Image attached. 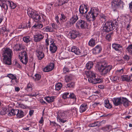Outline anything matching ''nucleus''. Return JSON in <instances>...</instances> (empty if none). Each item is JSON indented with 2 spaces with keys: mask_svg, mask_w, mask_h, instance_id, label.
<instances>
[{
  "mask_svg": "<svg viewBox=\"0 0 132 132\" xmlns=\"http://www.w3.org/2000/svg\"><path fill=\"white\" fill-rule=\"evenodd\" d=\"M1 53L3 64L8 65H11V58L13 55L12 49L7 47H4L2 50Z\"/></svg>",
  "mask_w": 132,
  "mask_h": 132,
  "instance_id": "nucleus-1",
  "label": "nucleus"
},
{
  "mask_svg": "<svg viewBox=\"0 0 132 132\" xmlns=\"http://www.w3.org/2000/svg\"><path fill=\"white\" fill-rule=\"evenodd\" d=\"M96 74L93 71H89L86 72L84 75L88 78V80L89 82L94 84L102 83V80L98 78Z\"/></svg>",
  "mask_w": 132,
  "mask_h": 132,
  "instance_id": "nucleus-2",
  "label": "nucleus"
},
{
  "mask_svg": "<svg viewBox=\"0 0 132 132\" xmlns=\"http://www.w3.org/2000/svg\"><path fill=\"white\" fill-rule=\"evenodd\" d=\"M117 25V22L116 20L107 21L103 24V31L109 32L112 31L115 28Z\"/></svg>",
  "mask_w": 132,
  "mask_h": 132,
  "instance_id": "nucleus-3",
  "label": "nucleus"
},
{
  "mask_svg": "<svg viewBox=\"0 0 132 132\" xmlns=\"http://www.w3.org/2000/svg\"><path fill=\"white\" fill-rule=\"evenodd\" d=\"M112 66L108 65L107 62L104 61L98 64V69L101 74L105 76L111 69Z\"/></svg>",
  "mask_w": 132,
  "mask_h": 132,
  "instance_id": "nucleus-4",
  "label": "nucleus"
},
{
  "mask_svg": "<svg viewBox=\"0 0 132 132\" xmlns=\"http://www.w3.org/2000/svg\"><path fill=\"white\" fill-rule=\"evenodd\" d=\"M27 13L28 15L36 22H38L41 19L40 15L37 11L29 7L27 10Z\"/></svg>",
  "mask_w": 132,
  "mask_h": 132,
  "instance_id": "nucleus-5",
  "label": "nucleus"
},
{
  "mask_svg": "<svg viewBox=\"0 0 132 132\" xmlns=\"http://www.w3.org/2000/svg\"><path fill=\"white\" fill-rule=\"evenodd\" d=\"M124 3L121 0H113L112 2V9L116 11L117 9L123 7Z\"/></svg>",
  "mask_w": 132,
  "mask_h": 132,
  "instance_id": "nucleus-6",
  "label": "nucleus"
},
{
  "mask_svg": "<svg viewBox=\"0 0 132 132\" xmlns=\"http://www.w3.org/2000/svg\"><path fill=\"white\" fill-rule=\"evenodd\" d=\"M19 58L23 64H27L28 61V55L26 51H23L20 53Z\"/></svg>",
  "mask_w": 132,
  "mask_h": 132,
  "instance_id": "nucleus-7",
  "label": "nucleus"
},
{
  "mask_svg": "<svg viewBox=\"0 0 132 132\" xmlns=\"http://www.w3.org/2000/svg\"><path fill=\"white\" fill-rule=\"evenodd\" d=\"M91 11V10H90L88 12V14H84L83 16L84 17L89 21H94L95 19V18L92 14Z\"/></svg>",
  "mask_w": 132,
  "mask_h": 132,
  "instance_id": "nucleus-8",
  "label": "nucleus"
},
{
  "mask_svg": "<svg viewBox=\"0 0 132 132\" xmlns=\"http://www.w3.org/2000/svg\"><path fill=\"white\" fill-rule=\"evenodd\" d=\"M112 47L116 51L118 52H122L123 47L121 45L114 43L112 44Z\"/></svg>",
  "mask_w": 132,
  "mask_h": 132,
  "instance_id": "nucleus-9",
  "label": "nucleus"
},
{
  "mask_svg": "<svg viewBox=\"0 0 132 132\" xmlns=\"http://www.w3.org/2000/svg\"><path fill=\"white\" fill-rule=\"evenodd\" d=\"M44 38L43 34L37 33L34 36V40L35 42H39L43 39Z\"/></svg>",
  "mask_w": 132,
  "mask_h": 132,
  "instance_id": "nucleus-10",
  "label": "nucleus"
},
{
  "mask_svg": "<svg viewBox=\"0 0 132 132\" xmlns=\"http://www.w3.org/2000/svg\"><path fill=\"white\" fill-rule=\"evenodd\" d=\"M54 64L53 63H50L49 65L45 67L43 71L45 72H48L52 71L54 68Z\"/></svg>",
  "mask_w": 132,
  "mask_h": 132,
  "instance_id": "nucleus-11",
  "label": "nucleus"
},
{
  "mask_svg": "<svg viewBox=\"0 0 132 132\" xmlns=\"http://www.w3.org/2000/svg\"><path fill=\"white\" fill-rule=\"evenodd\" d=\"M121 104H123L125 107H127L129 106L130 102L126 98L121 97Z\"/></svg>",
  "mask_w": 132,
  "mask_h": 132,
  "instance_id": "nucleus-12",
  "label": "nucleus"
},
{
  "mask_svg": "<svg viewBox=\"0 0 132 132\" xmlns=\"http://www.w3.org/2000/svg\"><path fill=\"white\" fill-rule=\"evenodd\" d=\"M102 50L101 46L99 45H97L93 49V52L94 54H97L100 53Z\"/></svg>",
  "mask_w": 132,
  "mask_h": 132,
  "instance_id": "nucleus-13",
  "label": "nucleus"
},
{
  "mask_svg": "<svg viewBox=\"0 0 132 132\" xmlns=\"http://www.w3.org/2000/svg\"><path fill=\"white\" fill-rule=\"evenodd\" d=\"M7 0H0V6L6 11L8 9Z\"/></svg>",
  "mask_w": 132,
  "mask_h": 132,
  "instance_id": "nucleus-14",
  "label": "nucleus"
},
{
  "mask_svg": "<svg viewBox=\"0 0 132 132\" xmlns=\"http://www.w3.org/2000/svg\"><path fill=\"white\" fill-rule=\"evenodd\" d=\"M113 101L114 104L116 106L121 105V97L114 98Z\"/></svg>",
  "mask_w": 132,
  "mask_h": 132,
  "instance_id": "nucleus-15",
  "label": "nucleus"
},
{
  "mask_svg": "<svg viewBox=\"0 0 132 132\" xmlns=\"http://www.w3.org/2000/svg\"><path fill=\"white\" fill-rule=\"evenodd\" d=\"M57 49V47L55 44L53 42L51 43L50 46V50L52 53H55Z\"/></svg>",
  "mask_w": 132,
  "mask_h": 132,
  "instance_id": "nucleus-16",
  "label": "nucleus"
},
{
  "mask_svg": "<svg viewBox=\"0 0 132 132\" xmlns=\"http://www.w3.org/2000/svg\"><path fill=\"white\" fill-rule=\"evenodd\" d=\"M78 19V16L77 14L76 13L74 14L73 13L71 18L70 20L72 23V24H73L75 23Z\"/></svg>",
  "mask_w": 132,
  "mask_h": 132,
  "instance_id": "nucleus-17",
  "label": "nucleus"
},
{
  "mask_svg": "<svg viewBox=\"0 0 132 132\" xmlns=\"http://www.w3.org/2000/svg\"><path fill=\"white\" fill-rule=\"evenodd\" d=\"M31 22L29 21L28 23H24L20 25L18 27L19 29H23L26 28H30L31 27Z\"/></svg>",
  "mask_w": 132,
  "mask_h": 132,
  "instance_id": "nucleus-18",
  "label": "nucleus"
},
{
  "mask_svg": "<svg viewBox=\"0 0 132 132\" xmlns=\"http://www.w3.org/2000/svg\"><path fill=\"white\" fill-rule=\"evenodd\" d=\"M97 40L96 37H95L94 38H91L88 42L89 45L91 47H94L96 44V43L95 41Z\"/></svg>",
  "mask_w": 132,
  "mask_h": 132,
  "instance_id": "nucleus-19",
  "label": "nucleus"
},
{
  "mask_svg": "<svg viewBox=\"0 0 132 132\" xmlns=\"http://www.w3.org/2000/svg\"><path fill=\"white\" fill-rule=\"evenodd\" d=\"M78 34V33L77 31L73 30L70 31L69 35L70 36L72 39H74L77 37Z\"/></svg>",
  "mask_w": 132,
  "mask_h": 132,
  "instance_id": "nucleus-20",
  "label": "nucleus"
},
{
  "mask_svg": "<svg viewBox=\"0 0 132 132\" xmlns=\"http://www.w3.org/2000/svg\"><path fill=\"white\" fill-rule=\"evenodd\" d=\"M71 52H74L75 54L77 55L81 54V52L80 50L76 47L73 46L72 47L71 49Z\"/></svg>",
  "mask_w": 132,
  "mask_h": 132,
  "instance_id": "nucleus-21",
  "label": "nucleus"
},
{
  "mask_svg": "<svg viewBox=\"0 0 132 132\" xmlns=\"http://www.w3.org/2000/svg\"><path fill=\"white\" fill-rule=\"evenodd\" d=\"M7 77L11 79V82L12 83L13 82V80H15V82L16 83H17L18 81L17 79L16 76L15 75H13L12 74L10 73L7 75Z\"/></svg>",
  "mask_w": 132,
  "mask_h": 132,
  "instance_id": "nucleus-22",
  "label": "nucleus"
},
{
  "mask_svg": "<svg viewBox=\"0 0 132 132\" xmlns=\"http://www.w3.org/2000/svg\"><path fill=\"white\" fill-rule=\"evenodd\" d=\"M36 51L37 56L39 60H40L44 57V54L42 52L38 50H37Z\"/></svg>",
  "mask_w": 132,
  "mask_h": 132,
  "instance_id": "nucleus-23",
  "label": "nucleus"
},
{
  "mask_svg": "<svg viewBox=\"0 0 132 132\" xmlns=\"http://www.w3.org/2000/svg\"><path fill=\"white\" fill-rule=\"evenodd\" d=\"M17 111L16 115L17 118H20L24 116V112L21 110L17 109Z\"/></svg>",
  "mask_w": 132,
  "mask_h": 132,
  "instance_id": "nucleus-24",
  "label": "nucleus"
},
{
  "mask_svg": "<svg viewBox=\"0 0 132 132\" xmlns=\"http://www.w3.org/2000/svg\"><path fill=\"white\" fill-rule=\"evenodd\" d=\"M22 39L24 43L27 44L29 43V44L30 42L31 41V38H30V36H28L23 37Z\"/></svg>",
  "mask_w": 132,
  "mask_h": 132,
  "instance_id": "nucleus-25",
  "label": "nucleus"
},
{
  "mask_svg": "<svg viewBox=\"0 0 132 132\" xmlns=\"http://www.w3.org/2000/svg\"><path fill=\"white\" fill-rule=\"evenodd\" d=\"M55 96H48L45 97V99L48 103H50L54 101Z\"/></svg>",
  "mask_w": 132,
  "mask_h": 132,
  "instance_id": "nucleus-26",
  "label": "nucleus"
},
{
  "mask_svg": "<svg viewBox=\"0 0 132 132\" xmlns=\"http://www.w3.org/2000/svg\"><path fill=\"white\" fill-rule=\"evenodd\" d=\"M77 28L79 29L82 28V20H79L76 24Z\"/></svg>",
  "mask_w": 132,
  "mask_h": 132,
  "instance_id": "nucleus-27",
  "label": "nucleus"
},
{
  "mask_svg": "<svg viewBox=\"0 0 132 132\" xmlns=\"http://www.w3.org/2000/svg\"><path fill=\"white\" fill-rule=\"evenodd\" d=\"M90 10H92L91 12L92 14H93V16L95 18L97 16L98 14V11L97 9L91 8Z\"/></svg>",
  "mask_w": 132,
  "mask_h": 132,
  "instance_id": "nucleus-28",
  "label": "nucleus"
},
{
  "mask_svg": "<svg viewBox=\"0 0 132 132\" xmlns=\"http://www.w3.org/2000/svg\"><path fill=\"white\" fill-rule=\"evenodd\" d=\"M88 92V90L83 89V96H84L83 98L88 99L90 96L87 93Z\"/></svg>",
  "mask_w": 132,
  "mask_h": 132,
  "instance_id": "nucleus-29",
  "label": "nucleus"
},
{
  "mask_svg": "<svg viewBox=\"0 0 132 132\" xmlns=\"http://www.w3.org/2000/svg\"><path fill=\"white\" fill-rule=\"evenodd\" d=\"M42 30L44 31L50 32H52L53 30L51 27L48 26H46L44 28L42 29Z\"/></svg>",
  "mask_w": 132,
  "mask_h": 132,
  "instance_id": "nucleus-30",
  "label": "nucleus"
},
{
  "mask_svg": "<svg viewBox=\"0 0 132 132\" xmlns=\"http://www.w3.org/2000/svg\"><path fill=\"white\" fill-rule=\"evenodd\" d=\"M105 106L108 109H110L112 107V105L110 103L109 101L108 100H106L104 101Z\"/></svg>",
  "mask_w": 132,
  "mask_h": 132,
  "instance_id": "nucleus-31",
  "label": "nucleus"
},
{
  "mask_svg": "<svg viewBox=\"0 0 132 132\" xmlns=\"http://www.w3.org/2000/svg\"><path fill=\"white\" fill-rule=\"evenodd\" d=\"M93 65L94 64L93 62H89L86 64V68L87 69L90 70L93 67Z\"/></svg>",
  "mask_w": 132,
  "mask_h": 132,
  "instance_id": "nucleus-32",
  "label": "nucleus"
},
{
  "mask_svg": "<svg viewBox=\"0 0 132 132\" xmlns=\"http://www.w3.org/2000/svg\"><path fill=\"white\" fill-rule=\"evenodd\" d=\"M6 25L4 24L0 27V33L3 34L6 31Z\"/></svg>",
  "mask_w": 132,
  "mask_h": 132,
  "instance_id": "nucleus-33",
  "label": "nucleus"
},
{
  "mask_svg": "<svg viewBox=\"0 0 132 132\" xmlns=\"http://www.w3.org/2000/svg\"><path fill=\"white\" fill-rule=\"evenodd\" d=\"M113 34V32H112L106 35L105 37L106 39L109 42L111 41Z\"/></svg>",
  "mask_w": 132,
  "mask_h": 132,
  "instance_id": "nucleus-34",
  "label": "nucleus"
},
{
  "mask_svg": "<svg viewBox=\"0 0 132 132\" xmlns=\"http://www.w3.org/2000/svg\"><path fill=\"white\" fill-rule=\"evenodd\" d=\"M61 17L60 18V21L61 23L66 21L67 20V18L64 15L63 13L61 14Z\"/></svg>",
  "mask_w": 132,
  "mask_h": 132,
  "instance_id": "nucleus-35",
  "label": "nucleus"
},
{
  "mask_svg": "<svg viewBox=\"0 0 132 132\" xmlns=\"http://www.w3.org/2000/svg\"><path fill=\"white\" fill-rule=\"evenodd\" d=\"M69 98H70L71 100H72L73 103L75 102L76 100V96L73 93H70L69 96Z\"/></svg>",
  "mask_w": 132,
  "mask_h": 132,
  "instance_id": "nucleus-36",
  "label": "nucleus"
},
{
  "mask_svg": "<svg viewBox=\"0 0 132 132\" xmlns=\"http://www.w3.org/2000/svg\"><path fill=\"white\" fill-rule=\"evenodd\" d=\"M126 50L129 54L132 55V44L128 46L126 48Z\"/></svg>",
  "mask_w": 132,
  "mask_h": 132,
  "instance_id": "nucleus-37",
  "label": "nucleus"
},
{
  "mask_svg": "<svg viewBox=\"0 0 132 132\" xmlns=\"http://www.w3.org/2000/svg\"><path fill=\"white\" fill-rule=\"evenodd\" d=\"M62 86V84L61 83L58 82L55 85V90L59 91L60 90Z\"/></svg>",
  "mask_w": 132,
  "mask_h": 132,
  "instance_id": "nucleus-38",
  "label": "nucleus"
},
{
  "mask_svg": "<svg viewBox=\"0 0 132 132\" xmlns=\"http://www.w3.org/2000/svg\"><path fill=\"white\" fill-rule=\"evenodd\" d=\"M17 109H12L8 113V115L9 116H14L16 114Z\"/></svg>",
  "mask_w": 132,
  "mask_h": 132,
  "instance_id": "nucleus-39",
  "label": "nucleus"
},
{
  "mask_svg": "<svg viewBox=\"0 0 132 132\" xmlns=\"http://www.w3.org/2000/svg\"><path fill=\"white\" fill-rule=\"evenodd\" d=\"M26 90L28 92H31L32 90V85L31 83H29L27 85Z\"/></svg>",
  "mask_w": 132,
  "mask_h": 132,
  "instance_id": "nucleus-40",
  "label": "nucleus"
},
{
  "mask_svg": "<svg viewBox=\"0 0 132 132\" xmlns=\"http://www.w3.org/2000/svg\"><path fill=\"white\" fill-rule=\"evenodd\" d=\"M22 45L21 44H16L14 47V49L16 51H20L22 49Z\"/></svg>",
  "mask_w": 132,
  "mask_h": 132,
  "instance_id": "nucleus-41",
  "label": "nucleus"
},
{
  "mask_svg": "<svg viewBox=\"0 0 132 132\" xmlns=\"http://www.w3.org/2000/svg\"><path fill=\"white\" fill-rule=\"evenodd\" d=\"M84 7H83V16L87 12L89 8V6L87 5L84 4Z\"/></svg>",
  "mask_w": 132,
  "mask_h": 132,
  "instance_id": "nucleus-42",
  "label": "nucleus"
},
{
  "mask_svg": "<svg viewBox=\"0 0 132 132\" xmlns=\"http://www.w3.org/2000/svg\"><path fill=\"white\" fill-rule=\"evenodd\" d=\"M72 75H67L65 77V80L67 82L70 81L72 79Z\"/></svg>",
  "mask_w": 132,
  "mask_h": 132,
  "instance_id": "nucleus-43",
  "label": "nucleus"
},
{
  "mask_svg": "<svg viewBox=\"0 0 132 132\" xmlns=\"http://www.w3.org/2000/svg\"><path fill=\"white\" fill-rule=\"evenodd\" d=\"M43 27V25L41 23H37L35 24L33 26V27L36 28V29H40L42 28Z\"/></svg>",
  "mask_w": 132,
  "mask_h": 132,
  "instance_id": "nucleus-44",
  "label": "nucleus"
},
{
  "mask_svg": "<svg viewBox=\"0 0 132 132\" xmlns=\"http://www.w3.org/2000/svg\"><path fill=\"white\" fill-rule=\"evenodd\" d=\"M98 122L96 121H94L93 123H90L89 125V127H94L96 126H99V124H98Z\"/></svg>",
  "mask_w": 132,
  "mask_h": 132,
  "instance_id": "nucleus-45",
  "label": "nucleus"
},
{
  "mask_svg": "<svg viewBox=\"0 0 132 132\" xmlns=\"http://www.w3.org/2000/svg\"><path fill=\"white\" fill-rule=\"evenodd\" d=\"M75 85V83L73 82H72L67 84V85L66 87L69 88H73L74 87Z\"/></svg>",
  "mask_w": 132,
  "mask_h": 132,
  "instance_id": "nucleus-46",
  "label": "nucleus"
},
{
  "mask_svg": "<svg viewBox=\"0 0 132 132\" xmlns=\"http://www.w3.org/2000/svg\"><path fill=\"white\" fill-rule=\"evenodd\" d=\"M65 114L64 113V111H61L60 112L59 114H58L57 118L58 117H61V118H63L65 116Z\"/></svg>",
  "mask_w": 132,
  "mask_h": 132,
  "instance_id": "nucleus-47",
  "label": "nucleus"
},
{
  "mask_svg": "<svg viewBox=\"0 0 132 132\" xmlns=\"http://www.w3.org/2000/svg\"><path fill=\"white\" fill-rule=\"evenodd\" d=\"M131 78L130 76H123L122 79L123 81H125L127 82L129 81L130 80Z\"/></svg>",
  "mask_w": 132,
  "mask_h": 132,
  "instance_id": "nucleus-48",
  "label": "nucleus"
},
{
  "mask_svg": "<svg viewBox=\"0 0 132 132\" xmlns=\"http://www.w3.org/2000/svg\"><path fill=\"white\" fill-rule=\"evenodd\" d=\"M123 57L124 59L127 62L129 61L130 59V56L127 54L124 55Z\"/></svg>",
  "mask_w": 132,
  "mask_h": 132,
  "instance_id": "nucleus-49",
  "label": "nucleus"
},
{
  "mask_svg": "<svg viewBox=\"0 0 132 132\" xmlns=\"http://www.w3.org/2000/svg\"><path fill=\"white\" fill-rule=\"evenodd\" d=\"M103 130L105 131L109 132L111 130V127L110 125L106 126L103 128Z\"/></svg>",
  "mask_w": 132,
  "mask_h": 132,
  "instance_id": "nucleus-50",
  "label": "nucleus"
},
{
  "mask_svg": "<svg viewBox=\"0 0 132 132\" xmlns=\"http://www.w3.org/2000/svg\"><path fill=\"white\" fill-rule=\"evenodd\" d=\"M57 120L59 122L62 123H63L66 121V120H64L62 119V118H61V117H58V118H57Z\"/></svg>",
  "mask_w": 132,
  "mask_h": 132,
  "instance_id": "nucleus-51",
  "label": "nucleus"
},
{
  "mask_svg": "<svg viewBox=\"0 0 132 132\" xmlns=\"http://www.w3.org/2000/svg\"><path fill=\"white\" fill-rule=\"evenodd\" d=\"M69 93L68 92H66L64 93L62 96L63 98L65 99L67 98H69Z\"/></svg>",
  "mask_w": 132,
  "mask_h": 132,
  "instance_id": "nucleus-52",
  "label": "nucleus"
},
{
  "mask_svg": "<svg viewBox=\"0 0 132 132\" xmlns=\"http://www.w3.org/2000/svg\"><path fill=\"white\" fill-rule=\"evenodd\" d=\"M39 94L38 92H34L31 93V94H29L28 95V96H30L31 97H36Z\"/></svg>",
  "mask_w": 132,
  "mask_h": 132,
  "instance_id": "nucleus-53",
  "label": "nucleus"
},
{
  "mask_svg": "<svg viewBox=\"0 0 132 132\" xmlns=\"http://www.w3.org/2000/svg\"><path fill=\"white\" fill-rule=\"evenodd\" d=\"M88 106L87 103H83V112L85 111L87 109Z\"/></svg>",
  "mask_w": 132,
  "mask_h": 132,
  "instance_id": "nucleus-54",
  "label": "nucleus"
},
{
  "mask_svg": "<svg viewBox=\"0 0 132 132\" xmlns=\"http://www.w3.org/2000/svg\"><path fill=\"white\" fill-rule=\"evenodd\" d=\"M72 23L70 20L67 21L65 23V26L68 28L70 27Z\"/></svg>",
  "mask_w": 132,
  "mask_h": 132,
  "instance_id": "nucleus-55",
  "label": "nucleus"
},
{
  "mask_svg": "<svg viewBox=\"0 0 132 132\" xmlns=\"http://www.w3.org/2000/svg\"><path fill=\"white\" fill-rule=\"evenodd\" d=\"M36 80H38L40 79L41 78V76L40 75L36 74L35 75Z\"/></svg>",
  "mask_w": 132,
  "mask_h": 132,
  "instance_id": "nucleus-56",
  "label": "nucleus"
},
{
  "mask_svg": "<svg viewBox=\"0 0 132 132\" xmlns=\"http://www.w3.org/2000/svg\"><path fill=\"white\" fill-rule=\"evenodd\" d=\"M55 20L56 21V23L58 24H60V19H59V17L57 15L55 16Z\"/></svg>",
  "mask_w": 132,
  "mask_h": 132,
  "instance_id": "nucleus-57",
  "label": "nucleus"
},
{
  "mask_svg": "<svg viewBox=\"0 0 132 132\" xmlns=\"http://www.w3.org/2000/svg\"><path fill=\"white\" fill-rule=\"evenodd\" d=\"M16 7V5L13 2L12 3L11 6H10V8L11 9H14Z\"/></svg>",
  "mask_w": 132,
  "mask_h": 132,
  "instance_id": "nucleus-58",
  "label": "nucleus"
},
{
  "mask_svg": "<svg viewBox=\"0 0 132 132\" xmlns=\"http://www.w3.org/2000/svg\"><path fill=\"white\" fill-rule=\"evenodd\" d=\"M64 112L66 115L69 116L71 114V111H70V109L65 111Z\"/></svg>",
  "mask_w": 132,
  "mask_h": 132,
  "instance_id": "nucleus-59",
  "label": "nucleus"
},
{
  "mask_svg": "<svg viewBox=\"0 0 132 132\" xmlns=\"http://www.w3.org/2000/svg\"><path fill=\"white\" fill-rule=\"evenodd\" d=\"M50 125L52 126L56 127V126H58V124L54 121H50Z\"/></svg>",
  "mask_w": 132,
  "mask_h": 132,
  "instance_id": "nucleus-60",
  "label": "nucleus"
},
{
  "mask_svg": "<svg viewBox=\"0 0 132 132\" xmlns=\"http://www.w3.org/2000/svg\"><path fill=\"white\" fill-rule=\"evenodd\" d=\"M70 111H71V114H73V113H76L77 112V109L75 107L72 108L70 109Z\"/></svg>",
  "mask_w": 132,
  "mask_h": 132,
  "instance_id": "nucleus-61",
  "label": "nucleus"
},
{
  "mask_svg": "<svg viewBox=\"0 0 132 132\" xmlns=\"http://www.w3.org/2000/svg\"><path fill=\"white\" fill-rule=\"evenodd\" d=\"M117 76L112 77L111 78V79L112 81L114 82H116L117 80Z\"/></svg>",
  "mask_w": 132,
  "mask_h": 132,
  "instance_id": "nucleus-62",
  "label": "nucleus"
},
{
  "mask_svg": "<svg viewBox=\"0 0 132 132\" xmlns=\"http://www.w3.org/2000/svg\"><path fill=\"white\" fill-rule=\"evenodd\" d=\"M69 69L68 67L67 68L66 67H64L63 69V72L64 73L68 72L69 71Z\"/></svg>",
  "mask_w": 132,
  "mask_h": 132,
  "instance_id": "nucleus-63",
  "label": "nucleus"
},
{
  "mask_svg": "<svg viewBox=\"0 0 132 132\" xmlns=\"http://www.w3.org/2000/svg\"><path fill=\"white\" fill-rule=\"evenodd\" d=\"M64 58L67 59L68 56V52H64L63 53Z\"/></svg>",
  "mask_w": 132,
  "mask_h": 132,
  "instance_id": "nucleus-64",
  "label": "nucleus"
}]
</instances>
